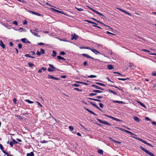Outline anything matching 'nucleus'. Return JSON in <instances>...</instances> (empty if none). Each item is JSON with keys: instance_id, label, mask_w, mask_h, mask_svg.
Returning a JSON list of instances; mask_svg holds the SVG:
<instances>
[{"instance_id": "f257e3e1", "label": "nucleus", "mask_w": 156, "mask_h": 156, "mask_svg": "<svg viewBox=\"0 0 156 156\" xmlns=\"http://www.w3.org/2000/svg\"><path fill=\"white\" fill-rule=\"evenodd\" d=\"M140 148L143 151H144L145 153L150 155V156H155L154 154L150 152L148 150L146 149L143 148L142 146H140Z\"/></svg>"}, {"instance_id": "f03ea898", "label": "nucleus", "mask_w": 156, "mask_h": 156, "mask_svg": "<svg viewBox=\"0 0 156 156\" xmlns=\"http://www.w3.org/2000/svg\"><path fill=\"white\" fill-rule=\"evenodd\" d=\"M140 148L143 151H144L145 153L150 155V156H155L154 154L150 152L148 150L146 149L143 148L142 146H140Z\"/></svg>"}, {"instance_id": "7ed1b4c3", "label": "nucleus", "mask_w": 156, "mask_h": 156, "mask_svg": "<svg viewBox=\"0 0 156 156\" xmlns=\"http://www.w3.org/2000/svg\"><path fill=\"white\" fill-rule=\"evenodd\" d=\"M97 120L100 122L107 125L110 126L111 124L105 121H103L99 119H97Z\"/></svg>"}, {"instance_id": "20e7f679", "label": "nucleus", "mask_w": 156, "mask_h": 156, "mask_svg": "<svg viewBox=\"0 0 156 156\" xmlns=\"http://www.w3.org/2000/svg\"><path fill=\"white\" fill-rule=\"evenodd\" d=\"M91 50L96 55L101 54V53L95 49L92 48Z\"/></svg>"}, {"instance_id": "39448f33", "label": "nucleus", "mask_w": 156, "mask_h": 156, "mask_svg": "<svg viewBox=\"0 0 156 156\" xmlns=\"http://www.w3.org/2000/svg\"><path fill=\"white\" fill-rule=\"evenodd\" d=\"M29 12L31 13H32L33 14H34V15H37V16H42V15L39 14L38 13L35 12H34V11H32L31 10H29Z\"/></svg>"}, {"instance_id": "423d86ee", "label": "nucleus", "mask_w": 156, "mask_h": 156, "mask_svg": "<svg viewBox=\"0 0 156 156\" xmlns=\"http://www.w3.org/2000/svg\"><path fill=\"white\" fill-rule=\"evenodd\" d=\"M14 30H19V31H20V32H26V29H23L22 28H20L18 29V30L17 29H14Z\"/></svg>"}, {"instance_id": "0eeeda50", "label": "nucleus", "mask_w": 156, "mask_h": 156, "mask_svg": "<svg viewBox=\"0 0 156 156\" xmlns=\"http://www.w3.org/2000/svg\"><path fill=\"white\" fill-rule=\"evenodd\" d=\"M48 79H52L56 80H58L59 79L58 78L56 77L53 76L51 75H48Z\"/></svg>"}, {"instance_id": "6e6552de", "label": "nucleus", "mask_w": 156, "mask_h": 156, "mask_svg": "<svg viewBox=\"0 0 156 156\" xmlns=\"http://www.w3.org/2000/svg\"><path fill=\"white\" fill-rule=\"evenodd\" d=\"M78 38V36L77 35H76L75 34H73L72 36L71 39L73 40L75 39V40H76Z\"/></svg>"}, {"instance_id": "1a4fd4ad", "label": "nucleus", "mask_w": 156, "mask_h": 156, "mask_svg": "<svg viewBox=\"0 0 156 156\" xmlns=\"http://www.w3.org/2000/svg\"><path fill=\"white\" fill-rule=\"evenodd\" d=\"M0 148L2 151L5 154L7 153L5 150H4V147L0 143Z\"/></svg>"}, {"instance_id": "9d476101", "label": "nucleus", "mask_w": 156, "mask_h": 156, "mask_svg": "<svg viewBox=\"0 0 156 156\" xmlns=\"http://www.w3.org/2000/svg\"><path fill=\"white\" fill-rule=\"evenodd\" d=\"M85 108V109L86 110L87 112H88L89 113H91V114H93V115H97L96 114L94 113L92 111H91L89 109H88L87 108Z\"/></svg>"}, {"instance_id": "9b49d317", "label": "nucleus", "mask_w": 156, "mask_h": 156, "mask_svg": "<svg viewBox=\"0 0 156 156\" xmlns=\"http://www.w3.org/2000/svg\"><path fill=\"white\" fill-rule=\"evenodd\" d=\"M82 55L85 57H87V58H90L92 59H93L94 58L89 56V55L86 54H82Z\"/></svg>"}, {"instance_id": "f8f14e48", "label": "nucleus", "mask_w": 156, "mask_h": 156, "mask_svg": "<svg viewBox=\"0 0 156 156\" xmlns=\"http://www.w3.org/2000/svg\"><path fill=\"white\" fill-rule=\"evenodd\" d=\"M30 32L33 34L35 36H37L38 37H40V35H38L34 31H33L32 30H30Z\"/></svg>"}, {"instance_id": "ddd939ff", "label": "nucleus", "mask_w": 156, "mask_h": 156, "mask_svg": "<svg viewBox=\"0 0 156 156\" xmlns=\"http://www.w3.org/2000/svg\"><path fill=\"white\" fill-rule=\"evenodd\" d=\"M129 67L132 69H134L135 68V67L133 64L131 63H129Z\"/></svg>"}, {"instance_id": "4468645a", "label": "nucleus", "mask_w": 156, "mask_h": 156, "mask_svg": "<svg viewBox=\"0 0 156 156\" xmlns=\"http://www.w3.org/2000/svg\"><path fill=\"white\" fill-rule=\"evenodd\" d=\"M0 46H1L4 49L5 48V46L3 43L2 41L1 40L0 41Z\"/></svg>"}, {"instance_id": "2eb2a0df", "label": "nucleus", "mask_w": 156, "mask_h": 156, "mask_svg": "<svg viewBox=\"0 0 156 156\" xmlns=\"http://www.w3.org/2000/svg\"><path fill=\"white\" fill-rule=\"evenodd\" d=\"M112 102L113 103H117L119 104H123L124 103L122 101H114L111 100Z\"/></svg>"}, {"instance_id": "dca6fc26", "label": "nucleus", "mask_w": 156, "mask_h": 156, "mask_svg": "<svg viewBox=\"0 0 156 156\" xmlns=\"http://www.w3.org/2000/svg\"><path fill=\"white\" fill-rule=\"evenodd\" d=\"M93 87H94L95 88H96V89H100V90H104V89H102L101 87H100L96 85H92Z\"/></svg>"}, {"instance_id": "f3484780", "label": "nucleus", "mask_w": 156, "mask_h": 156, "mask_svg": "<svg viewBox=\"0 0 156 156\" xmlns=\"http://www.w3.org/2000/svg\"><path fill=\"white\" fill-rule=\"evenodd\" d=\"M21 41L23 43H27L28 42L26 38H23L21 39Z\"/></svg>"}, {"instance_id": "a211bd4d", "label": "nucleus", "mask_w": 156, "mask_h": 156, "mask_svg": "<svg viewBox=\"0 0 156 156\" xmlns=\"http://www.w3.org/2000/svg\"><path fill=\"white\" fill-rule=\"evenodd\" d=\"M133 119L134 120L137 122H140V119L138 117L136 116H135L133 117Z\"/></svg>"}, {"instance_id": "6ab92c4d", "label": "nucleus", "mask_w": 156, "mask_h": 156, "mask_svg": "<svg viewBox=\"0 0 156 156\" xmlns=\"http://www.w3.org/2000/svg\"><path fill=\"white\" fill-rule=\"evenodd\" d=\"M94 12H95L96 14L99 15L100 16H102V17L104 16V15L102 14L101 13L99 12L96 11H94Z\"/></svg>"}, {"instance_id": "aec40b11", "label": "nucleus", "mask_w": 156, "mask_h": 156, "mask_svg": "<svg viewBox=\"0 0 156 156\" xmlns=\"http://www.w3.org/2000/svg\"><path fill=\"white\" fill-rule=\"evenodd\" d=\"M107 67L108 69H111L114 68L113 66L111 65H108L107 66Z\"/></svg>"}, {"instance_id": "412c9836", "label": "nucleus", "mask_w": 156, "mask_h": 156, "mask_svg": "<svg viewBox=\"0 0 156 156\" xmlns=\"http://www.w3.org/2000/svg\"><path fill=\"white\" fill-rule=\"evenodd\" d=\"M80 48L81 49H89V50H91L92 48L89 47H80Z\"/></svg>"}, {"instance_id": "4be33fe9", "label": "nucleus", "mask_w": 156, "mask_h": 156, "mask_svg": "<svg viewBox=\"0 0 156 156\" xmlns=\"http://www.w3.org/2000/svg\"><path fill=\"white\" fill-rule=\"evenodd\" d=\"M108 91L110 93H112L114 95H117V93L116 92H115V91H113V90H112L109 89V90H108Z\"/></svg>"}, {"instance_id": "5701e85b", "label": "nucleus", "mask_w": 156, "mask_h": 156, "mask_svg": "<svg viewBox=\"0 0 156 156\" xmlns=\"http://www.w3.org/2000/svg\"><path fill=\"white\" fill-rule=\"evenodd\" d=\"M98 152L99 154H103V150L100 149H98Z\"/></svg>"}, {"instance_id": "b1692460", "label": "nucleus", "mask_w": 156, "mask_h": 156, "mask_svg": "<svg viewBox=\"0 0 156 156\" xmlns=\"http://www.w3.org/2000/svg\"><path fill=\"white\" fill-rule=\"evenodd\" d=\"M89 99H90V100H94V101H98V102L101 101L100 100L95 99V98H89Z\"/></svg>"}, {"instance_id": "393cba45", "label": "nucleus", "mask_w": 156, "mask_h": 156, "mask_svg": "<svg viewBox=\"0 0 156 156\" xmlns=\"http://www.w3.org/2000/svg\"><path fill=\"white\" fill-rule=\"evenodd\" d=\"M27 156H34V154L32 152H31L30 153H27Z\"/></svg>"}, {"instance_id": "a878e982", "label": "nucleus", "mask_w": 156, "mask_h": 156, "mask_svg": "<svg viewBox=\"0 0 156 156\" xmlns=\"http://www.w3.org/2000/svg\"><path fill=\"white\" fill-rule=\"evenodd\" d=\"M24 101L30 104H32L34 103L33 101L28 99H25L24 100Z\"/></svg>"}, {"instance_id": "bb28decb", "label": "nucleus", "mask_w": 156, "mask_h": 156, "mask_svg": "<svg viewBox=\"0 0 156 156\" xmlns=\"http://www.w3.org/2000/svg\"><path fill=\"white\" fill-rule=\"evenodd\" d=\"M57 58L59 60H65V58H64L63 57H61L60 56H57Z\"/></svg>"}, {"instance_id": "cd10ccee", "label": "nucleus", "mask_w": 156, "mask_h": 156, "mask_svg": "<svg viewBox=\"0 0 156 156\" xmlns=\"http://www.w3.org/2000/svg\"><path fill=\"white\" fill-rule=\"evenodd\" d=\"M125 132L126 133H128L129 134H132V135H135L134 134V133H133L130 132V131H128L127 130H125Z\"/></svg>"}, {"instance_id": "c85d7f7f", "label": "nucleus", "mask_w": 156, "mask_h": 156, "mask_svg": "<svg viewBox=\"0 0 156 156\" xmlns=\"http://www.w3.org/2000/svg\"><path fill=\"white\" fill-rule=\"evenodd\" d=\"M112 119H113L115 121H117L118 122H122V121L121 120H120L117 118H115V117H113L112 118Z\"/></svg>"}, {"instance_id": "c756f323", "label": "nucleus", "mask_w": 156, "mask_h": 156, "mask_svg": "<svg viewBox=\"0 0 156 156\" xmlns=\"http://www.w3.org/2000/svg\"><path fill=\"white\" fill-rule=\"evenodd\" d=\"M93 92L97 93H101L102 91L98 90H93Z\"/></svg>"}, {"instance_id": "7c9ffc66", "label": "nucleus", "mask_w": 156, "mask_h": 156, "mask_svg": "<svg viewBox=\"0 0 156 156\" xmlns=\"http://www.w3.org/2000/svg\"><path fill=\"white\" fill-rule=\"evenodd\" d=\"M138 102L141 105V106L144 107L145 108H146L145 106L142 102L140 101H138Z\"/></svg>"}, {"instance_id": "2f4dec72", "label": "nucleus", "mask_w": 156, "mask_h": 156, "mask_svg": "<svg viewBox=\"0 0 156 156\" xmlns=\"http://www.w3.org/2000/svg\"><path fill=\"white\" fill-rule=\"evenodd\" d=\"M28 66L30 67H32L33 66H34V65L31 62H29L28 63Z\"/></svg>"}, {"instance_id": "473e14b6", "label": "nucleus", "mask_w": 156, "mask_h": 156, "mask_svg": "<svg viewBox=\"0 0 156 156\" xmlns=\"http://www.w3.org/2000/svg\"><path fill=\"white\" fill-rule=\"evenodd\" d=\"M69 130L71 131L72 132L73 131L74 129L73 126H70L69 127Z\"/></svg>"}, {"instance_id": "72a5a7b5", "label": "nucleus", "mask_w": 156, "mask_h": 156, "mask_svg": "<svg viewBox=\"0 0 156 156\" xmlns=\"http://www.w3.org/2000/svg\"><path fill=\"white\" fill-rule=\"evenodd\" d=\"M56 55V52L55 51H53V53L52 54V56L53 57H55Z\"/></svg>"}, {"instance_id": "f704fd0d", "label": "nucleus", "mask_w": 156, "mask_h": 156, "mask_svg": "<svg viewBox=\"0 0 156 156\" xmlns=\"http://www.w3.org/2000/svg\"><path fill=\"white\" fill-rule=\"evenodd\" d=\"M75 8L79 11H81L83 10V9L81 8H78L77 7H76Z\"/></svg>"}, {"instance_id": "c9c22d12", "label": "nucleus", "mask_w": 156, "mask_h": 156, "mask_svg": "<svg viewBox=\"0 0 156 156\" xmlns=\"http://www.w3.org/2000/svg\"><path fill=\"white\" fill-rule=\"evenodd\" d=\"M50 9L51 10L53 11H55V12H58L59 11V10H57L56 9H54V8H50Z\"/></svg>"}, {"instance_id": "e433bc0d", "label": "nucleus", "mask_w": 156, "mask_h": 156, "mask_svg": "<svg viewBox=\"0 0 156 156\" xmlns=\"http://www.w3.org/2000/svg\"><path fill=\"white\" fill-rule=\"evenodd\" d=\"M88 77H89V78H96V77L97 76H95V75H90V76H88Z\"/></svg>"}, {"instance_id": "4c0bfd02", "label": "nucleus", "mask_w": 156, "mask_h": 156, "mask_svg": "<svg viewBox=\"0 0 156 156\" xmlns=\"http://www.w3.org/2000/svg\"><path fill=\"white\" fill-rule=\"evenodd\" d=\"M118 80H125L127 79H129V78H128L126 79H123V78H118Z\"/></svg>"}, {"instance_id": "58836bf2", "label": "nucleus", "mask_w": 156, "mask_h": 156, "mask_svg": "<svg viewBox=\"0 0 156 156\" xmlns=\"http://www.w3.org/2000/svg\"><path fill=\"white\" fill-rule=\"evenodd\" d=\"M100 23H101L102 25H103L104 26H105V27H106L107 28H110L109 26H107L104 23H102L101 22H100Z\"/></svg>"}, {"instance_id": "ea45409f", "label": "nucleus", "mask_w": 156, "mask_h": 156, "mask_svg": "<svg viewBox=\"0 0 156 156\" xmlns=\"http://www.w3.org/2000/svg\"><path fill=\"white\" fill-rule=\"evenodd\" d=\"M139 140L141 142L144 143H146V142L144 140H142V139L141 138H140L139 139Z\"/></svg>"}, {"instance_id": "a19ab883", "label": "nucleus", "mask_w": 156, "mask_h": 156, "mask_svg": "<svg viewBox=\"0 0 156 156\" xmlns=\"http://www.w3.org/2000/svg\"><path fill=\"white\" fill-rule=\"evenodd\" d=\"M49 66L51 68L53 69H55V68L52 65L49 64Z\"/></svg>"}, {"instance_id": "79ce46f5", "label": "nucleus", "mask_w": 156, "mask_h": 156, "mask_svg": "<svg viewBox=\"0 0 156 156\" xmlns=\"http://www.w3.org/2000/svg\"><path fill=\"white\" fill-rule=\"evenodd\" d=\"M104 115L106 117H108V118H109L111 119H112V118H113V117H112L111 116H109V115H106V114H105Z\"/></svg>"}, {"instance_id": "37998d69", "label": "nucleus", "mask_w": 156, "mask_h": 156, "mask_svg": "<svg viewBox=\"0 0 156 156\" xmlns=\"http://www.w3.org/2000/svg\"><path fill=\"white\" fill-rule=\"evenodd\" d=\"M40 52L41 53V54H44V50L42 49H41L40 50Z\"/></svg>"}, {"instance_id": "c03bdc74", "label": "nucleus", "mask_w": 156, "mask_h": 156, "mask_svg": "<svg viewBox=\"0 0 156 156\" xmlns=\"http://www.w3.org/2000/svg\"><path fill=\"white\" fill-rule=\"evenodd\" d=\"M99 106L101 108H103V107H104V105L102 104L101 103H99Z\"/></svg>"}, {"instance_id": "a18cd8bd", "label": "nucleus", "mask_w": 156, "mask_h": 156, "mask_svg": "<svg viewBox=\"0 0 156 156\" xmlns=\"http://www.w3.org/2000/svg\"><path fill=\"white\" fill-rule=\"evenodd\" d=\"M12 23L15 24L16 26L18 25V23L16 21H14L12 22Z\"/></svg>"}, {"instance_id": "49530a36", "label": "nucleus", "mask_w": 156, "mask_h": 156, "mask_svg": "<svg viewBox=\"0 0 156 156\" xmlns=\"http://www.w3.org/2000/svg\"><path fill=\"white\" fill-rule=\"evenodd\" d=\"M152 75L153 76H156V72L154 71L152 73Z\"/></svg>"}, {"instance_id": "de8ad7c7", "label": "nucleus", "mask_w": 156, "mask_h": 156, "mask_svg": "<svg viewBox=\"0 0 156 156\" xmlns=\"http://www.w3.org/2000/svg\"><path fill=\"white\" fill-rule=\"evenodd\" d=\"M97 94H95V93H91L89 95V96H93Z\"/></svg>"}, {"instance_id": "09e8293b", "label": "nucleus", "mask_w": 156, "mask_h": 156, "mask_svg": "<svg viewBox=\"0 0 156 156\" xmlns=\"http://www.w3.org/2000/svg\"><path fill=\"white\" fill-rule=\"evenodd\" d=\"M18 46L19 48L20 49L22 48V45L20 43L18 44Z\"/></svg>"}, {"instance_id": "8fccbe9b", "label": "nucleus", "mask_w": 156, "mask_h": 156, "mask_svg": "<svg viewBox=\"0 0 156 156\" xmlns=\"http://www.w3.org/2000/svg\"><path fill=\"white\" fill-rule=\"evenodd\" d=\"M145 119L147 121H151V119L148 117H146Z\"/></svg>"}, {"instance_id": "3c124183", "label": "nucleus", "mask_w": 156, "mask_h": 156, "mask_svg": "<svg viewBox=\"0 0 156 156\" xmlns=\"http://www.w3.org/2000/svg\"><path fill=\"white\" fill-rule=\"evenodd\" d=\"M48 70L49 72H53L54 71L53 69H52L49 68H48Z\"/></svg>"}, {"instance_id": "603ef678", "label": "nucleus", "mask_w": 156, "mask_h": 156, "mask_svg": "<svg viewBox=\"0 0 156 156\" xmlns=\"http://www.w3.org/2000/svg\"><path fill=\"white\" fill-rule=\"evenodd\" d=\"M27 24V22L26 20H25L23 22V24L24 25H26Z\"/></svg>"}, {"instance_id": "864d4df0", "label": "nucleus", "mask_w": 156, "mask_h": 156, "mask_svg": "<svg viewBox=\"0 0 156 156\" xmlns=\"http://www.w3.org/2000/svg\"><path fill=\"white\" fill-rule=\"evenodd\" d=\"M40 142L42 143H47L48 142V141L45 140H43L41 141Z\"/></svg>"}, {"instance_id": "5fc2aeb1", "label": "nucleus", "mask_w": 156, "mask_h": 156, "mask_svg": "<svg viewBox=\"0 0 156 156\" xmlns=\"http://www.w3.org/2000/svg\"><path fill=\"white\" fill-rule=\"evenodd\" d=\"M118 129H119V130H121L122 131H123V132L125 131V129H122V128L118 127Z\"/></svg>"}, {"instance_id": "6e6d98bb", "label": "nucleus", "mask_w": 156, "mask_h": 156, "mask_svg": "<svg viewBox=\"0 0 156 156\" xmlns=\"http://www.w3.org/2000/svg\"><path fill=\"white\" fill-rule=\"evenodd\" d=\"M106 79H107V80L108 81H110V82H112V83H114V82H113V81H111V80H110V79L109 78V77H106Z\"/></svg>"}, {"instance_id": "4d7b16f0", "label": "nucleus", "mask_w": 156, "mask_h": 156, "mask_svg": "<svg viewBox=\"0 0 156 156\" xmlns=\"http://www.w3.org/2000/svg\"><path fill=\"white\" fill-rule=\"evenodd\" d=\"M60 54L62 55H64L65 54V53L64 51H61L60 53Z\"/></svg>"}, {"instance_id": "13d9d810", "label": "nucleus", "mask_w": 156, "mask_h": 156, "mask_svg": "<svg viewBox=\"0 0 156 156\" xmlns=\"http://www.w3.org/2000/svg\"><path fill=\"white\" fill-rule=\"evenodd\" d=\"M109 138L110 139V140L112 141L113 142L115 143L116 140L111 138Z\"/></svg>"}, {"instance_id": "bf43d9fd", "label": "nucleus", "mask_w": 156, "mask_h": 156, "mask_svg": "<svg viewBox=\"0 0 156 156\" xmlns=\"http://www.w3.org/2000/svg\"><path fill=\"white\" fill-rule=\"evenodd\" d=\"M83 64L84 66H87L88 65L87 62V61H85L84 62Z\"/></svg>"}, {"instance_id": "052dcab7", "label": "nucleus", "mask_w": 156, "mask_h": 156, "mask_svg": "<svg viewBox=\"0 0 156 156\" xmlns=\"http://www.w3.org/2000/svg\"><path fill=\"white\" fill-rule=\"evenodd\" d=\"M13 143L15 144H17L18 143L15 140L13 139Z\"/></svg>"}, {"instance_id": "680f3d73", "label": "nucleus", "mask_w": 156, "mask_h": 156, "mask_svg": "<svg viewBox=\"0 0 156 156\" xmlns=\"http://www.w3.org/2000/svg\"><path fill=\"white\" fill-rule=\"evenodd\" d=\"M37 54L38 55H41V53L40 51H37Z\"/></svg>"}, {"instance_id": "e2e57ef3", "label": "nucleus", "mask_w": 156, "mask_h": 156, "mask_svg": "<svg viewBox=\"0 0 156 156\" xmlns=\"http://www.w3.org/2000/svg\"><path fill=\"white\" fill-rule=\"evenodd\" d=\"M90 103L91 105H93V106H94V107H95L96 105L95 104H94V103L93 102H90Z\"/></svg>"}, {"instance_id": "0e129e2a", "label": "nucleus", "mask_w": 156, "mask_h": 156, "mask_svg": "<svg viewBox=\"0 0 156 156\" xmlns=\"http://www.w3.org/2000/svg\"><path fill=\"white\" fill-rule=\"evenodd\" d=\"M25 56L26 57H31V56H30L29 54H27L25 55Z\"/></svg>"}, {"instance_id": "69168bd1", "label": "nucleus", "mask_w": 156, "mask_h": 156, "mask_svg": "<svg viewBox=\"0 0 156 156\" xmlns=\"http://www.w3.org/2000/svg\"><path fill=\"white\" fill-rule=\"evenodd\" d=\"M142 51H144V52H149L150 51H148V50H146L145 49H142Z\"/></svg>"}, {"instance_id": "338daca9", "label": "nucleus", "mask_w": 156, "mask_h": 156, "mask_svg": "<svg viewBox=\"0 0 156 156\" xmlns=\"http://www.w3.org/2000/svg\"><path fill=\"white\" fill-rule=\"evenodd\" d=\"M9 145H10V146L11 147H12L13 146V142H9Z\"/></svg>"}, {"instance_id": "774afa93", "label": "nucleus", "mask_w": 156, "mask_h": 156, "mask_svg": "<svg viewBox=\"0 0 156 156\" xmlns=\"http://www.w3.org/2000/svg\"><path fill=\"white\" fill-rule=\"evenodd\" d=\"M152 125H154L156 126V122H155L154 121H153L152 122Z\"/></svg>"}]
</instances>
